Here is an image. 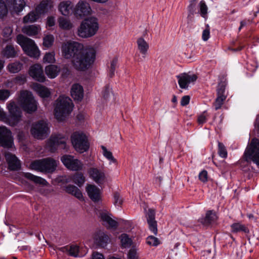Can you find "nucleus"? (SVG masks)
Wrapping results in <instances>:
<instances>
[{"mask_svg": "<svg viewBox=\"0 0 259 259\" xmlns=\"http://www.w3.org/2000/svg\"><path fill=\"white\" fill-rule=\"evenodd\" d=\"M54 37L53 35H46L44 38L43 45L45 47L47 48L50 47L54 42Z\"/></svg>", "mask_w": 259, "mask_h": 259, "instance_id": "49", "label": "nucleus"}, {"mask_svg": "<svg viewBox=\"0 0 259 259\" xmlns=\"http://www.w3.org/2000/svg\"><path fill=\"white\" fill-rule=\"evenodd\" d=\"M91 8L90 5L83 1L78 3L73 10L74 16L77 18H81L90 14Z\"/></svg>", "mask_w": 259, "mask_h": 259, "instance_id": "12", "label": "nucleus"}, {"mask_svg": "<svg viewBox=\"0 0 259 259\" xmlns=\"http://www.w3.org/2000/svg\"><path fill=\"white\" fill-rule=\"evenodd\" d=\"M71 142L75 150L80 153L89 149L90 144L88 138L82 132H75L71 136Z\"/></svg>", "mask_w": 259, "mask_h": 259, "instance_id": "8", "label": "nucleus"}, {"mask_svg": "<svg viewBox=\"0 0 259 259\" xmlns=\"http://www.w3.org/2000/svg\"><path fill=\"white\" fill-rule=\"evenodd\" d=\"M218 154L222 158H226L228 153L224 145L220 142L218 143Z\"/></svg>", "mask_w": 259, "mask_h": 259, "instance_id": "48", "label": "nucleus"}, {"mask_svg": "<svg viewBox=\"0 0 259 259\" xmlns=\"http://www.w3.org/2000/svg\"><path fill=\"white\" fill-rule=\"evenodd\" d=\"M210 37V30L209 26L206 25V28L202 32V38L204 41H207Z\"/></svg>", "mask_w": 259, "mask_h": 259, "instance_id": "60", "label": "nucleus"}, {"mask_svg": "<svg viewBox=\"0 0 259 259\" xmlns=\"http://www.w3.org/2000/svg\"><path fill=\"white\" fill-rule=\"evenodd\" d=\"M217 219L215 213L211 210L208 211L206 213V216L203 219L202 223L205 225H208L212 222H214Z\"/></svg>", "mask_w": 259, "mask_h": 259, "instance_id": "36", "label": "nucleus"}, {"mask_svg": "<svg viewBox=\"0 0 259 259\" xmlns=\"http://www.w3.org/2000/svg\"><path fill=\"white\" fill-rule=\"evenodd\" d=\"M57 166V161L51 158L35 160L30 164L32 169L42 172H52L56 169Z\"/></svg>", "mask_w": 259, "mask_h": 259, "instance_id": "7", "label": "nucleus"}, {"mask_svg": "<svg viewBox=\"0 0 259 259\" xmlns=\"http://www.w3.org/2000/svg\"><path fill=\"white\" fill-rule=\"evenodd\" d=\"M8 6L11 8V10L18 13L22 11L25 6V3L24 0H7Z\"/></svg>", "mask_w": 259, "mask_h": 259, "instance_id": "22", "label": "nucleus"}, {"mask_svg": "<svg viewBox=\"0 0 259 259\" xmlns=\"http://www.w3.org/2000/svg\"><path fill=\"white\" fill-rule=\"evenodd\" d=\"M24 177L32 181L36 184H39L45 186L48 184L46 180L42 179L41 177L34 176L29 172L25 173Z\"/></svg>", "mask_w": 259, "mask_h": 259, "instance_id": "31", "label": "nucleus"}, {"mask_svg": "<svg viewBox=\"0 0 259 259\" xmlns=\"http://www.w3.org/2000/svg\"><path fill=\"white\" fill-rule=\"evenodd\" d=\"M71 95L74 100L81 101L83 97V89L78 83L74 84L71 88Z\"/></svg>", "mask_w": 259, "mask_h": 259, "instance_id": "21", "label": "nucleus"}, {"mask_svg": "<svg viewBox=\"0 0 259 259\" xmlns=\"http://www.w3.org/2000/svg\"><path fill=\"white\" fill-rule=\"evenodd\" d=\"M39 30V27L35 25H29L25 26L22 29V31L29 36H33L36 35Z\"/></svg>", "mask_w": 259, "mask_h": 259, "instance_id": "34", "label": "nucleus"}, {"mask_svg": "<svg viewBox=\"0 0 259 259\" xmlns=\"http://www.w3.org/2000/svg\"><path fill=\"white\" fill-rule=\"evenodd\" d=\"M73 6L69 1H63L60 3L58 9L61 13L64 16H68L72 12Z\"/></svg>", "mask_w": 259, "mask_h": 259, "instance_id": "25", "label": "nucleus"}, {"mask_svg": "<svg viewBox=\"0 0 259 259\" xmlns=\"http://www.w3.org/2000/svg\"><path fill=\"white\" fill-rule=\"evenodd\" d=\"M96 51L93 47H84L76 54L72 64L76 70L84 71L88 69L95 62Z\"/></svg>", "mask_w": 259, "mask_h": 259, "instance_id": "1", "label": "nucleus"}, {"mask_svg": "<svg viewBox=\"0 0 259 259\" xmlns=\"http://www.w3.org/2000/svg\"><path fill=\"white\" fill-rule=\"evenodd\" d=\"M61 161L68 169L71 170H80L83 167L82 163L71 155H65L61 157Z\"/></svg>", "mask_w": 259, "mask_h": 259, "instance_id": "11", "label": "nucleus"}, {"mask_svg": "<svg viewBox=\"0 0 259 259\" xmlns=\"http://www.w3.org/2000/svg\"><path fill=\"white\" fill-rule=\"evenodd\" d=\"M13 30L10 27H6L3 30V36L6 38V40L11 38L10 36L12 33Z\"/></svg>", "mask_w": 259, "mask_h": 259, "instance_id": "56", "label": "nucleus"}, {"mask_svg": "<svg viewBox=\"0 0 259 259\" xmlns=\"http://www.w3.org/2000/svg\"><path fill=\"white\" fill-rule=\"evenodd\" d=\"M30 75L35 80L43 82L46 77L44 74L43 69L40 65L36 64L31 66L29 69Z\"/></svg>", "mask_w": 259, "mask_h": 259, "instance_id": "15", "label": "nucleus"}, {"mask_svg": "<svg viewBox=\"0 0 259 259\" xmlns=\"http://www.w3.org/2000/svg\"><path fill=\"white\" fill-rule=\"evenodd\" d=\"M90 198L94 202H98L101 198V190L95 185L88 184L85 188Z\"/></svg>", "mask_w": 259, "mask_h": 259, "instance_id": "16", "label": "nucleus"}, {"mask_svg": "<svg viewBox=\"0 0 259 259\" xmlns=\"http://www.w3.org/2000/svg\"><path fill=\"white\" fill-rule=\"evenodd\" d=\"M9 117L0 106V120L6 122L11 126L17 125L21 120L22 112L20 107L13 101H9L7 105Z\"/></svg>", "mask_w": 259, "mask_h": 259, "instance_id": "2", "label": "nucleus"}, {"mask_svg": "<svg viewBox=\"0 0 259 259\" xmlns=\"http://www.w3.org/2000/svg\"><path fill=\"white\" fill-rule=\"evenodd\" d=\"M34 90L38 94V95L42 98L49 97L51 94L49 89L39 84L35 83L33 85Z\"/></svg>", "mask_w": 259, "mask_h": 259, "instance_id": "29", "label": "nucleus"}, {"mask_svg": "<svg viewBox=\"0 0 259 259\" xmlns=\"http://www.w3.org/2000/svg\"><path fill=\"white\" fill-rule=\"evenodd\" d=\"M31 135L37 139L42 140L49 135V131H31Z\"/></svg>", "mask_w": 259, "mask_h": 259, "instance_id": "38", "label": "nucleus"}, {"mask_svg": "<svg viewBox=\"0 0 259 259\" xmlns=\"http://www.w3.org/2000/svg\"><path fill=\"white\" fill-rule=\"evenodd\" d=\"M118 59L116 57H114L110 62V66L108 67L109 70V76L112 78L114 75L115 71L117 67Z\"/></svg>", "mask_w": 259, "mask_h": 259, "instance_id": "39", "label": "nucleus"}, {"mask_svg": "<svg viewBox=\"0 0 259 259\" xmlns=\"http://www.w3.org/2000/svg\"><path fill=\"white\" fill-rule=\"evenodd\" d=\"M114 204L117 206H121L123 203V199L117 192L113 193Z\"/></svg>", "mask_w": 259, "mask_h": 259, "instance_id": "50", "label": "nucleus"}, {"mask_svg": "<svg viewBox=\"0 0 259 259\" xmlns=\"http://www.w3.org/2000/svg\"><path fill=\"white\" fill-rule=\"evenodd\" d=\"M146 242L148 244L151 246H157L160 244L158 239L153 236H149L147 238Z\"/></svg>", "mask_w": 259, "mask_h": 259, "instance_id": "52", "label": "nucleus"}, {"mask_svg": "<svg viewBox=\"0 0 259 259\" xmlns=\"http://www.w3.org/2000/svg\"><path fill=\"white\" fill-rule=\"evenodd\" d=\"M22 67V64L18 62L11 63L8 66L9 71L13 73L18 72L21 70Z\"/></svg>", "mask_w": 259, "mask_h": 259, "instance_id": "42", "label": "nucleus"}, {"mask_svg": "<svg viewBox=\"0 0 259 259\" xmlns=\"http://www.w3.org/2000/svg\"><path fill=\"white\" fill-rule=\"evenodd\" d=\"M196 3L190 2V4L188 7V19H190V20L193 18L194 15L196 13Z\"/></svg>", "mask_w": 259, "mask_h": 259, "instance_id": "47", "label": "nucleus"}, {"mask_svg": "<svg viewBox=\"0 0 259 259\" xmlns=\"http://www.w3.org/2000/svg\"><path fill=\"white\" fill-rule=\"evenodd\" d=\"M244 157L247 161H252L257 165H259V140L253 138L247 147Z\"/></svg>", "mask_w": 259, "mask_h": 259, "instance_id": "9", "label": "nucleus"}, {"mask_svg": "<svg viewBox=\"0 0 259 259\" xmlns=\"http://www.w3.org/2000/svg\"><path fill=\"white\" fill-rule=\"evenodd\" d=\"M5 157L10 169L18 170L20 169L21 166L20 161L15 155L8 152L6 153Z\"/></svg>", "mask_w": 259, "mask_h": 259, "instance_id": "20", "label": "nucleus"}, {"mask_svg": "<svg viewBox=\"0 0 259 259\" xmlns=\"http://www.w3.org/2000/svg\"><path fill=\"white\" fill-rule=\"evenodd\" d=\"M199 180L203 182H206L208 180V174L206 170H203L199 175Z\"/></svg>", "mask_w": 259, "mask_h": 259, "instance_id": "63", "label": "nucleus"}, {"mask_svg": "<svg viewBox=\"0 0 259 259\" xmlns=\"http://www.w3.org/2000/svg\"><path fill=\"white\" fill-rule=\"evenodd\" d=\"M232 231L234 233L243 231L245 233L248 232V229L243 225L240 223H234L231 225Z\"/></svg>", "mask_w": 259, "mask_h": 259, "instance_id": "45", "label": "nucleus"}, {"mask_svg": "<svg viewBox=\"0 0 259 259\" xmlns=\"http://www.w3.org/2000/svg\"><path fill=\"white\" fill-rule=\"evenodd\" d=\"M58 22L60 27L65 29H70L72 28V24L70 22L63 17H60L58 19Z\"/></svg>", "mask_w": 259, "mask_h": 259, "instance_id": "44", "label": "nucleus"}, {"mask_svg": "<svg viewBox=\"0 0 259 259\" xmlns=\"http://www.w3.org/2000/svg\"><path fill=\"white\" fill-rule=\"evenodd\" d=\"M8 9L11 10L7 3V0L5 2L3 0H0V17L6 16L8 13Z\"/></svg>", "mask_w": 259, "mask_h": 259, "instance_id": "40", "label": "nucleus"}, {"mask_svg": "<svg viewBox=\"0 0 259 259\" xmlns=\"http://www.w3.org/2000/svg\"><path fill=\"white\" fill-rule=\"evenodd\" d=\"M147 222L155 221V211L152 209H149L146 215Z\"/></svg>", "mask_w": 259, "mask_h": 259, "instance_id": "59", "label": "nucleus"}, {"mask_svg": "<svg viewBox=\"0 0 259 259\" xmlns=\"http://www.w3.org/2000/svg\"><path fill=\"white\" fill-rule=\"evenodd\" d=\"M200 6V14L203 17L205 18L207 14V7L204 1H200L199 3Z\"/></svg>", "mask_w": 259, "mask_h": 259, "instance_id": "51", "label": "nucleus"}, {"mask_svg": "<svg viewBox=\"0 0 259 259\" xmlns=\"http://www.w3.org/2000/svg\"><path fill=\"white\" fill-rule=\"evenodd\" d=\"M111 93H112L111 88L109 84H107L105 87L102 92L103 97L105 100H107L108 99Z\"/></svg>", "mask_w": 259, "mask_h": 259, "instance_id": "54", "label": "nucleus"}, {"mask_svg": "<svg viewBox=\"0 0 259 259\" xmlns=\"http://www.w3.org/2000/svg\"><path fill=\"white\" fill-rule=\"evenodd\" d=\"M83 46L78 42H67L62 46V56L66 59L73 60L76 54L81 50Z\"/></svg>", "mask_w": 259, "mask_h": 259, "instance_id": "10", "label": "nucleus"}, {"mask_svg": "<svg viewBox=\"0 0 259 259\" xmlns=\"http://www.w3.org/2000/svg\"><path fill=\"white\" fill-rule=\"evenodd\" d=\"M100 220L102 224L106 228L116 229L118 226V223L111 217V214L106 211H102L100 213Z\"/></svg>", "mask_w": 259, "mask_h": 259, "instance_id": "18", "label": "nucleus"}, {"mask_svg": "<svg viewBox=\"0 0 259 259\" xmlns=\"http://www.w3.org/2000/svg\"><path fill=\"white\" fill-rule=\"evenodd\" d=\"M69 254L71 256L77 257H81L83 254L80 253L79 247L77 245H71L68 249Z\"/></svg>", "mask_w": 259, "mask_h": 259, "instance_id": "37", "label": "nucleus"}, {"mask_svg": "<svg viewBox=\"0 0 259 259\" xmlns=\"http://www.w3.org/2000/svg\"><path fill=\"white\" fill-rule=\"evenodd\" d=\"M2 55L7 58H14L17 55V51L14 47L11 45H7L2 51Z\"/></svg>", "mask_w": 259, "mask_h": 259, "instance_id": "30", "label": "nucleus"}, {"mask_svg": "<svg viewBox=\"0 0 259 259\" xmlns=\"http://www.w3.org/2000/svg\"><path fill=\"white\" fill-rule=\"evenodd\" d=\"M73 182L78 186H81L85 182V177L81 173H76L72 177Z\"/></svg>", "mask_w": 259, "mask_h": 259, "instance_id": "41", "label": "nucleus"}, {"mask_svg": "<svg viewBox=\"0 0 259 259\" xmlns=\"http://www.w3.org/2000/svg\"><path fill=\"white\" fill-rule=\"evenodd\" d=\"M40 17V14L35 10L29 13L23 18L24 23H32L36 21Z\"/></svg>", "mask_w": 259, "mask_h": 259, "instance_id": "33", "label": "nucleus"}, {"mask_svg": "<svg viewBox=\"0 0 259 259\" xmlns=\"http://www.w3.org/2000/svg\"><path fill=\"white\" fill-rule=\"evenodd\" d=\"M53 7V3L51 0H42L36 7L35 11L40 15L46 13Z\"/></svg>", "mask_w": 259, "mask_h": 259, "instance_id": "23", "label": "nucleus"}, {"mask_svg": "<svg viewBox=\"0 0 259 259\" xmlns=\"http://www.w3.org/2000/svg\"><path fill=\"white\" fill-rule=\"evenodd\" d=\"M227 96H217L215 101L213 103V106L215 110L220 109L224 104V101L226 100Z\"/></svg>", "mask_w": 259, "mask_h": 259, "instance_id": "46", "label": "nucleus"}, {"mask_svg": "<svg viewBox=\"0 0 259 259\" xmlns=\"http://www.w3.org/2000/svg\"><path fill=\"white\" fill-rule=\"evenodd\" d=\"M73 104L71 99L65 96H60L56 101L54 112L56 118L59 121L65 120L72 112Z\"/></svg>", "mask_w": 259, "mask_h": 259, "instance_id": "3", "label": "nucleus"}, {"mask_svg": "<svg viewBox=\"0 0 259 259\" xmlns=\"http://www.w3.org/2000/svg\"><path fill=\"white\" fill-rule=\"evenodd\" d=\"M18 103L23 110L31 113L37 110V103L30 92L22 91L20 92Z\"/></svg>", "mask_w": 259, "mask_h": 259, "instance_id": "6", "label": "nucleus"}, {"mask_svg": "<svg viewBox=\"0 0 259 259\" xmlns=\"http://www.w3.org/2000/svg\"><path fill=\"white\" fill-rule=\"evenodd\" d=\"M94 240L97 245L104 247L108 244L109 237L104 232L98 231L95 233Z\"/></svg>", "mask_w": 259, "mask_h": 259, "instance_id": "19", "label": "nucleus"}, {"mask_svg": "<svg viewBox=\"0 0 259 259\" xmlns=\"http://www.w3.org/2000/svg\"><path fill=\"white\" fill-rule=\"evenodd\" d=\"M65 190L66 192L74 196L79 200H82L83 199V197L81 191L76 186L68 185L66 187Z\"/></svg>", "mask_w": 259, "mask_h": 259, "instance_id": "28", "label": "nucleus"}, {"mask_svg": "<svg viewBox=\"0 0 259 259\" xmlns=\"http://www.w3.org/2000/svg\"><path fill=\"white\" fill-rule=\"evenodd\" d=\"M178 78V83L181 89H187L188 84L195 81L197 76L195 74L190 75L188 73H182L177 76Z\"/></svg>", "mask_w": 259, "mask_h": 259, "instance_id": "14", "label": "nucleus"}, {"mask_svg": "<svg viewBox=\"0 0 259 259\" xmlns=\"http://www.w3.org/2000/svg\"><path fill=\"white\" fill-rule=\"evenodd\" d=\"M101 148L102 150V154L105 157L111 162H116V160L114 158L111 151L108 150V149L103 145L101 146Z\"/></svg>", "mask_w": 259, "mask_h": 259, "instance_id": "43", "label": "nucleus"}, {"mask_svg": "<svg viewBox=\"0 0 259 259\" xmlns=\"http://www.w3.org/2000/svg\"><path fill=\"white\" fill-rule=\"evenodd\" d=\"M207 114L206 112H204L202 114L200 115L197 119V121L199 124H202L205 123L207 120Z\"/></svg>", "mask_w": 259, "mask_h": 259, "instance_id": "61", "label": "nucleus"}, {"mask_svg": "<svg viewBox=\"0 0 259 259\" xmlns=\"http://www.w3.org/2000/svg\"><path fill=\"white\" fill-rule=\"evenodd\" d=\"M31 130H49L48 122L44 119L36 121L32 124Z\"/></svg>", "mask_w": 259, "mask_h": 259, "instance_id": "32", "label": "nucleus"}, {"mask_svg": "<svg viewBox=\"0 0 259 259\" xmlns=\"http://www.w3.org/2000/svg\"><path fill=\"white\" fill-rule=\"evenodd\" d=\"M66 138L60 135L52 136L49 140L50 146L52 147L60 146L62 148H65Z\"/></svg>", "mask_w": 259, "mask_h": 259, "instance_id": "24", "label": "nucleus"}, {"mask_svg": "<svg viewBox=\"0 0 259 259\" xmlns=\"http://www.w3.org/2000/svg\"><path fill=\"white\" fill-rule=\"evenodd\" d=\"M60 71V69L55 65H49L46 67L45 72L50 78H55Z\"/></svg>", "mask_w": 259, "mask_h": 259, "instance_id": "27", "label": "nucleus"}, {"mask_svg": "<svg viewBox=\"0 0 259 259\" xmlns=\"http://www.w3.org/2000/svg\"><path fill=\"white\" fill-rule=\"evenodd\" d=\"M137 44L139 51L142 54V57L145 58L147 55V52L149 48V44L142 37H140L137 39Z\"/></svg>", "mask_w": 259, "mask_h": 259, "instance_id": "26", "label": "nucleus"}, {"mask_svg": "<svg viewBox=\"0 0 259 259\" xmlns=\"http://www.w3.org/2000/svg\"><path fill=\"white\" fill-rule=\"evenodd\" d=\"M90 177L97 184L101 185L106 180V176L104 171L96 167H91L88 170Z\"/></svg>", "mask_w": 259, "mask_h": 259, "instance_id": "13", "label": "nucleus"}, {"mask_svg": "<svg viewBox=\"0 0 259 259\" xmlns=\"http://www.w3.org/2000/svg\"><path fill=\"white\" fill-rule=\"evenodd\" d=\"M137 251L135 248H131L128 253V259H138Z\"/></svg>", "mask_w": 259, "mask_h": 259, "instance_id": "62", "label": "nucleus"}, {"mask_svg": "<svg viewBox=\"0 0 259 259\" xmlns=\"http://www.w3.org/2000/svg\"><path fill=\"white\" fill-rule=\"evenodd\" d=\"M225 92V85L223 83L219 84L217 89V96H226L224 93Z\"/></svg>", "mask_w": 259, "mask_h": 259, "instance_id": "58", "label": "nucleus"}, {"mask_svg": "<svg viewBox=\"0 0 259 259\" xmlns=\"http://www.w3.org/2000/svg\"><path fill=\"white\" fill-rule=\"evenodd\" d=\"M119 239L120 240L121 246L123 248H128L132 244L133 241L132 239L126 234H122L119 236Z\"/></svg>", "mask_w": 259, "mask_h": 259, "instance_id": "35", "label": "nucleus"}, {"mask_svg": "<svg viewBox=\"0 0 259 259\" xmlns=\"http://www.w3.org/2000/svg\"><path fill=\"white\" fill-rule=\"evenodd\" d=\"M92 256L93 259H105L103 255L98 252H94Z\"/></svg>", "mask_w": 259, "mask_h": 259, "instance_id": "64", "label": "nucleus"}, {"mask_svg": "<svg viewBox=\"0 0 259 259\" xmlns=\"http://www.w3.org/2000/svg\"><path fill=\"white\" fill-rule=\"evenodd\" d=\"M99 29L98 20L95 17L84 19L78 28V35L82 38L94 36Z\"/></svg>", "mask_w": 259, "mask_h": 259, "instance_id": "4", "label": "nucleus"}, {"mask_svg": "<svg viewBox=\"0 0 259 259\" xmlns=\"http://www.w3.org/2000/svg\"><path fill=\"white\" fill-rule=\"evenodd\" d=\"M10 93L8 90H0V101H5L10 96Z\"/></svg>", "mask_w": 259, "mask_h": 259, "instance_id": "55", "label": "nucleus"}, {"mask_svg": "<svg viewBox=\"0 0 259 259\" xmlns=\"http://www.w3.org/2000/svg\"><path fill=\"white\" fill-rule=\"evenodd\" d=\"M0 144L4 148L13 147V138L11 131H0Z\"/></svg>", "mask_w": 259, "mask_h": 259, "instance_id": "17", "label": "nucleus"}, {"mask_svg": "<svg viewBox=\"0 0 259 259\" xmlns=\"http://www.w3.org/2000/svg\"><path fill=\"white\" fill-rule=\"evenodd\" d=\"M149 225V229L152 231L154 235L157 234V222L156 221L148 222Z\"/></svg>", "mask_w": 259, "mask_h": 259, "instance_id": "57", "label": "nucleus"}, {"mask_svg": "<svg viewBox=\"0 0 259 259\" xmlns=\"http://www.w3.org/2000/svg\"><path fill=\"white\" fill-rule=\"evenodd\" d=\"M44 62L45 63H52L55 61L54 53H46L43 58Z\"/></svg>", "mask_w": 259, "mask_h": 259, "instance_id": "53", "label": "nucleus"}, {"mask_svg": "<svg viewBox=\"0 0 259 259\" xmlns=\"http://www.w3.org/2000/svg\"><path fill=\"white\" fill-rule=\"evenodd\" d=\"M17 42L29 56L35 58L39 56V50L34 41L31 39L22 34H19L17 36Z\"/></svg>", "mask_w": 259, "mask_h": 259, "instance_id": "5", "label": "nucleus"}]
</instances>
